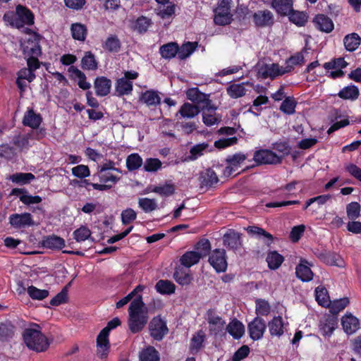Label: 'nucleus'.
<instances>
[{
    "instance_id": "nucleus-1",
    "label": "nucleus",
    "mask_w": 361,
    "mask_h": 361,
    "mask_svg": "<svg viewBox=\"0 0 361 361\" xmlns=\"http://www.w3.org/2000/svg\"><path fill=\"white\" fill-rule=\"evenodd\" d=\"M128 328L131 333L137 334L142 331L148 322V310L142 300V295H137L128 307Z\"/></svg>"
},
{
    "instance_id": "nucleus-2",
    "label": "nucleus",
    "mask_w": 361,
    "mask_h": 361,
    "mask_svg": "<svg viewBox=\"0 0 361 361\" xmlns=\"http://www.w3.org/2000/svg\"><path fill=\"white\" fill-rule=\"evenodd\" d=\"M23 338L26 346L36 352H44L49 346L47 338L42 333L40 326L37 324L26 328L23 331Z\"/></svg>"
},
{
    "instance_id": "nucleus-3",
    "label": "nucleus",
    "mask_w": 361,
    "mask_h": 361,
    "mask_svg": "<svg viewBox=\"0 0 361 361\" xmlns=\"http://www.w3.org/2000/svg\"><path fill=\"white\" fill-rule=\"evenodd\" d=\"M3 19L11 26L18 29L25 25H32L35 23V16L27 6L18 4L15 11H8L4 13Z\"/></svg>"
},
{
    "instance_id": "nucleus-4",
    "label": "nucleus",
    "mask_w": 361,
    "mask_h": 361,
    "mask_svg": "<svg viewBox=\"0 0 361 361\" xmlns=\"http://www.w3.org/2000/svg\"><path fill=\"white\" fill-rule=\"evenodd\" d=\"M231 0H221L217 7L214 10V23L220 26L230 25L233 21L231 13Z\"/></svg>"
},
{
    "instance_id": "nucleus-5",
    "label": "nucleus",
    "mask_w": 361,
    "mask_h": 361,
    "mask_svg": "<svg viewBox=\"0 0 361 361\" xmlns=\"http://www.w3.org/2000/svg\"><path fill=\"white\" fill-rule=\"evenodd\" d=\"M8 223L16 230H23L37 226L33 216L29 212L14 213L9 216Z\"/></svg>"
},
{
    "instance_id": "nucleus-6",
    "label": "nucleus",
    "mask_w": 361,
    "mask_h": 361,
    "mask_svg": "<svg viewBox=\"0 0 361 361\" xmlns=\"http://www.w3.org/2000/svg\"><path fill=\"white\" fill-rule=\"evenodd\" d=\"M41 35L35 32L33 35L25 39L20 43V47L25 58L29 56H41L42 48L40 46Z\"/></svg>"
},
{
    "instance_id": "nucleus-7",
    "label": "nucleus",
    "mask_w": 361,
    "mask_h": 361,
    "mask_svg": "<svg viewBox=\"0 0 361 361\" xmlns=\"http://www.w3.org/2000/svg\"><path fill=\"white\" fill-rule=\"evenodd\" d=\"M150 336L156 341H160L169 332L166 321L160 315L154 317L149 324Z\"/></svg>"
},
{
    "instance_id": "nucleus-8",
    "label": "nucleus",
    "mask_w": 361,
    "mask_h": 361,
    "mask_svg": "<svg viewBox=\"0 0 361 361\" xmlns=\"http://www.w3.org/2000/svg\"><path fill=\"white\" fill-rule=\"evenodd\" d=\"M253 160L256 165L278 164L282 161V157L270 149H261L254 153Z\"/></svg>"
},
{
    "instance_id": "nucleus-9",
    "label": "nucleus",
    "mask_w": 361,
    "mask_h": 361,
    "mask_svg": "<svg viewBox=\"0 0 361 361\" xmlns=\"http://www.w3.org/2000/svg\"><path fill=\"white\" fill-rule=\"evenodd\" d=\"M247 159V156L241 152L235 153L228 156L226 161L228 165L223 170V175L225 177L235 176L240 164Z\"/></svg>"
},
{
    "instance_id": "nucleus-10",
    "label": "nucleus",
    "mask_w": 361,
    "mask_h": 361,
    "mask_svg": "<svg viewBox=\"0 0 361 361\" xmlns=\"http://www.w3.org/2000/svg\"><path fill=\"white\" fill-rule=\"evenodd\" d=\"M209 262L217 273L225 272L228 267L226 251L214 250L209 255Z\"/></svg>"
},
{
    "instance_id": "nucleus-11",
    "label": "nucleus",
    "mask_w": 361,
    "mask_h": 361,
    "mask_svg": "<svg viewBox=\"0 0 361 361\" xmlns=\"http://www.w3.org/2000/svg\"><path fill=\"white\" fill-rule=\"evenodd\" d=\"M266 329V322L261 317H255L252 321L247 324L249 336L253 341H259L262 338Z\"/></svg>"
},
{
    "instance_id": "nucleus-12",
    "label": "nucleus",
    "mask_w": 361,
    "mask_h": 361,
    "mask_svg": "<svg viewBox=\"0 0 361 361\" xmlns=\"http://www.w3.org/2000/svg\"><path fill=\"white\" fill-rule=\"evenodd\" d=\"M338 324V316L326 314L319 321V331L325 338H329L337 329Z\"/></svg>"
},
{
    "instance_id": "nucleus-13",
    "label": "nucleus",
    "mask_w": 361,
    "mask_h": 361,
    "mask_svg": "<svg viewBox=\"0 0 361 361\" xmlns=\"http://www.w3.org/2000/svg\"><path fill=\"white\" fill-rule=\"evenodd\" d=\"M109 333L102 329L97 337V355L101 360L107 357L110 351Z\"/></svg>"
},
{
    "instance_id": "nucleus-14",
    "label": "nucleus",
    "mask_w": 361,
    "mask_h": 361,
    "mask_svg": "<svg viewBox=\"0 0 361 361\" xmlns=\"http://www.w3.org/2000/svg\"><path fill=\"white\" fill-rule=\"evenodd\" d=\"M252 21L257 27H271L274 23V14L267 9L257 11L252 15Z\"/></svg>"
},
{
    "instance_id": "nucleus-15",
    "label": "nucleus",
    "mask_w": 361,
    "mask_h": 361,
    "mask_svg": "<svg viewBox=\"0 0 361 361\" xmlns=\"http://www.w3.org/2000/svg\"><path fill=\"white\" fill-rule=\"evenodd\" d=\"M222 239L224 245L228 250L235 251L242 247L241 234L233 229H229Z\"/></svg>"
},
{
    "instance_id": "nucleus-16",
    "label": "nucleus",
    "mask_w": 361,
    "mask_h": 361,
    "mask_svg": "<svg viewBox=\"0 0 361 361\" xmlns=\"http://www.w3.org/2000/svg\"><path fill=\"white\" fill-rule=\"evenodd\" d=\"M207 322L211 334L218 336L223 333L226 324L225 321L220 316L213 313L211 310L207 312Z\"/></svg>"
},
{
    "instance_id": "nucleus-17",
    "label": "nucleus",
    "mask_w": 361,
    "mask_h": 361,
    "mask_svg": "<svg viewBox=\"0 0 361 361\" xmlns=\"http://www.w3.org/2000/svg\"><path fill=\"white\" fill-rule=\"evenodd\" d=\"M315 255L322 262L328 265L337 266L339 267H342L344 265V262L341 257L334 252H330L326 250H318L317 252H315Z\"/></svg>"
},
{
    "instance_id": "nucleus-18",
    "label": "nucleus",
    "mask_w": 361,
    "mask_h": 361,
    "mask_svg": "<svg viewBox=\"0 0 361 361\" xmlns=\"http://www.w3.org/2000/svg\"><path fill=\"white\" fill-rule=\"evenodd\" d=\"M259 73L261 74L263 78L266 79L269 78L271 80L286 74L283 67L280 66L277 63L265 64L259 69Z\"/></svg>"
},
{
    "instance_id": "nucleus-19",
    "label": "nucleus",
    "mask_w": 361,
    "mask_h": 361,
    "mask_svg": "<svg viewBox=\"0 0 361 361\" xmlns=\"http://www.w3.org/2000/svg\"><path fill=\"white\" fill-rule=\"evenodd\" d=\"M39 244L44 248L59 250L65 247V240L60 236L52 234L43 236Z\"/></svg>"
},
{
    "instance_id": "nucleus-20",
    "label": "nucleus",
    "mask_w": 361,
    "mask_h": 361,
    "mask_svg": "<svg viewBox=\"0 0 361 361\" xmlns=\"http://www.w3.org/2000/svg\"><path fill=\"white\" fill-rule=\"evenodd\" d=\"M112 82L105 76H98L94 82L95 94L98 97L107 96L111 91Z\"/></svg>"
},
{
    "instance_id": "nucleus-21",
    "label": "nucleus",
    "mask_w": 361,
    "mask_h": 361,
    "mask_svg": "<svg viewBox=\"0 0 361 361\" xmlns=\"http://www.w3.org/2000/svg\"><path fill=\"white\" fill-rule=\"evenodd\" d=\"M188 99L196 104H202V106H209L212 101L209 95L200 92L197 87L190 88L186 92Z\"/></svg>"
},
{
    "instance_id": "nucleus-22",
    "label": "nucleus",
    "mask_w": 361,
    "mask_h": 361,
    "mask_svg": "<svg viewBox=\"0 0 361 361\" xmlns=\"http://www.w3.org/2000/svg\"><path fill=\"white\" fill-rule=\"evenodd\" d=\"M341 324L343 331L347 334H353L360 329L359 319L352 314H345L341 318Z\"/></svg>"
},
{
    "instance_id": "nucleus-23",
    "label": "nucleus",
    "mask_w": 361,
    "mask_h": 361,
    "mask_svg": "<svg viewBox=\"0 0 361 361\" xmlns=\"http://www.w3.org/2000/svg\"><path fill=\"white\" fill-rule=\"evenodd\" d=\"M313 23L317 30L326 33L331 32L334 28L332 20L324 14L316 15Z\"/></svg>"
},
{
    "instance_id": "nucleus-24",
    "label": "nucleus",
    "mask_w": 361,
    "mask_h": 361,
    "mask_svg": "<svg viewBox=\"0 0 361 361\" xmlns=\"http://www.w3.org/2000/svg\"><path fill=\"white\" fill-rule=\"evenodd\" d=\"M296 276L303 282H309L313 279V272L309 267V263L302 259L295 268Z\"/></svg>"
},
{
    "instance_id": "nucleus-25",
    "label": "nucleus",
    "mask_w": 361,
    "mask_h": 361,
    "mask_svg": "<svg viewBox=\"0 0 361 361\" xmlns=\"http://www.w3.org/2000/svg\"><path fill=\"white\" fill-rule=\"evenodd\" d=\"M42 122V116L39 114H36L33 109H28L23 118V124L32 129L39 128Z\"/></svg>"
},
{
    "instance_id": "nucleus-26",
    "label": "nucleus",
    "mask_w": 361,
    "mask_h": 361,
    "mask_svg": "<svg viewBox=\"0 0 361 361\" xmlns=\"http://www.w3.org/2000/svg\"><path fill=\"white\" fill-rule=\"evenodd\" d=\"M271 6L281 16H286L293 11V0H272Z\"/></svg>"
},
{
    "instance_id": "nucleus-27",
    "label": "nucleus",
    "mask_w": 361,
    "mask_h": 361,
    "mask_svg": "<svg viewBox=\"0 0 361 361\" xmlns=\"http://www.w3.org/2000/svg\"><path fill=\"white\" fill-rule=\"evenodd\" d=\"M216 107L212 105L202 106V121L207 126H212L220 121V118L216 117L215 110Z\"/></svg>"
},
{
    "instance_id": "nucleus-28",
    "label": "nucleus",
    "mask_w": 361,
    "mask_h": 361,
    "mask_svg": "<svg viewBox=\"0 0 361 361\" xmlns=\"http://www.w3.org/2000/svg\"><path fill=\"white\" fill-rule=\"evenodd\" d=\"M180 47L176 42H171L161 45L159 48V53L162 58L170 60L178 55Z\"/></svg>"
},
{
    "instance_id": "nucleus-29",
    "label": "nucleus",
    "mask_w": 361,
    "mask_h": 361,
    "mask_svg": "<svg viewBox=\"0 0 361 361\" xmlns=\"http://www.w3.org/2000/svg\"><path fill=\"white\" fill-rule=\"evenodd\" d=\"M269 328L271 336H281L283 333V321L281 316H274L273 319L268 322L267 325Z\"/></svg>"
},
{
    "instance_id": "nucleus-30",
    "label": "nucleus",
    "mask_w": 361,
    "mask_h": 361,
    "mask_svg": "<svg viewBox=\"0 0 361 361\" xmlns=\"http://www.w3.org/2000/svg\"><path fill=\"white\" fill-rule=\"evenodd\" d=\"M111 171L97 170V172L93 175V178H97L101 184L115 185L120 180V177L114 175Z\"/></svg>"
},
{
    "instance_id": "nucleus-31",
    "label": "nucleus",
    "mask_w": 361,
    "mask_h": 361,
    "mask_svg": "<svg viewBox=\"0 0 361 361\" xmlns=\"http://www.w3.org/2000/svg\"><path fill=\"white\" fill-rule=\"evenodd\" d=\"M361 44V37L356 32L346 35L343 38L345 49L350 52L355 51Z\"/></svg>"
},
{
    "instance_id": "nucleus-32",
    "label": "nucleus",
    "mask_w": 361,
    "mask_h": 361,
    "mask_svg": "<svg viewBox=\"0 0 361 361\" xmlns=\"http://www.w3.org/2000/svg\"><path fill=\"white\" fill-rule=\"evenodd\" d=\"M266 261L269 269L276 270L281 266L284 261V257L276 250L269 251L267 254Z\"/></svg>"
},
{
    "instance_id": "nucleus-33",
    "label": "nucleus",
    "mask_w": 361,
    "mask_h": 361,
    "mask_svg": "<svg viewBox=\"0 0 361 361\" xmlns=\"http://www.w3.org/2000/svg\"><path fill=\"white\" fill-rule=\"evenodd\" d=\"M200 180L202 186L212 188L219 182V178L215 171L209 168L201 173Z\"/></svg>"
},
{
    "instance_id": "nucleus-34",
    "label": "nucleus",
    "mask_w": 361,
    "mask_h": 361,
    "mask_svg": "<svg viewBox=\"0 0 361 361\" xmlns=\"http://www.w3.org/2000/svg\"><path fill=\"white\" fill-rule=\"evenodd\" d=\"M133 89L132 81L125 80L123 78H118L115 84V90L117 96L121 97L131 94Z\"/></svg>"
},
{
    "instance_id": "nucleus-35",
    "label": "nucleus",
    "mask_w": 361,
    "mask_h": 361,
    "mask_svg": "<svg viewBox=\"0 0 361 361\" xmlns=\"http://www.w3.org/2000/svg\"><path fill=\"white\" fill-rule=\"evenodd\" d=\"M140 100L146 104L148 106H156L161 103V97L158 92L154 90H149L142 92Z\"/></svg>"
},
{
    "instance_id": "nucleus-36",
    "label": "nucleus",
    "mask_w": 361,
    "mask_h": 361,
    "mask_svg": "<svg viewBox=\"0 0 361 361\" xmlns=\"http://www.w3.org/2000/svg\"><path fill=\"white\" fill-rule=\"evenodd\" d=\"M227 331L234 339H240L245 334V326L239 320L234 319L226 326Z\"/></svg>"
},
{
    "instance_id": "nucleus-37",
    "label": "nucleus",
    "mask_w": 361,
    "mask_h": 361,
    "mask_svg": "<svg viewBox=\"0 0 361 361\" xmlns=\"http://www.w3.org/2000/svg\"><path fill=\"white\" fill-rule=\"evenodd\" d=\"M337 95L342 99L355 101L358 98L360 91L356 85H350L342 88Z\"/></svg>"
},
{
    "instance_id": "nucleus-38",
    "label": "nucleus",
    "mask_w": 361,
    "mask_h": 361,
    "mask_svg": "<svg viewBox=\"0 0 361 361\" xmlns=\"http://www.w3.org/2000/svg\"><path fill=\"white\" fill-rule=\"evenodd\" d=\"M71 32L73 38L78 41L84 42L87 36V26L80 23H72Z\"/></svg>"
},
{
    "instance_id": "nucleus-39",
    "label": "nucleus",
    "mask_w": 361,
    "mask_h": 361,
    "mask_svg": "<svg viewBox=\"0 0 361 361\" xmlns=\"http://www.w3.org/2000/svg\"><path fill=\"white\" fill-rule=\"evenodd\" d=\"M140 361H160L159 351L152 345L143 348L139 354Z\"/></svg>"
},
{
    "instance_id": "nucleus-40",
    "label": "nucleus",
    "mask_w": 361,
    "mask_h": 361,
    "mask_svg": "<svg viewBox=\"0 0 361 361\" xmlns=\"http://www.w3.org/2000/svg\"><path fill=\"white\" fill-rule=\"evenodd\" d=\"M209 147L207 142L199 143L192 146L190 149L189 155L185 158V161H192L202 157Z\"/></svg>"
},
{
    "instance_id": "nucleus-41",
    "label": "nucleus",
    "mask_w": 361,
    "mask_h": 361,
    "mask_svg": "<svg viewBox=\"0 0 361 361\" xmlns=\"http://www.w3.org/2000/svg\"><path fill=\"white\" fill-rule=\"evenodd\" d=\"M350 303L348 298L345 297L334 301H329V305L326 307L329 308L330 314L338 316V314L343 310Z\"/></svg>"
},
{
    "instance_id": "nucleus-42",
    "label": "nucleus",
    "mask_w": 361,
    "mask_h": 361,
    "mask_svg": "<svg viewBox=\"0 0 361 361\" xmlns=\"http://www.w3.org/2000/svg\"><path fill=\"white\" fill-rule=\"evenodd\" d=\"M103 49L110 53H118L121 47V43L116 35L109 36L102 44Z\"/></svg>"
},
{
    "instance_id": "nucleus-43",
    "label": "nucleus",
    "mask_w": 361,
    "mask_h": 361,
    "mask_svg": "<svg viewBox=\"0 0 361 361\" xmlns=\"http://www.w3.org/2000/svg\"><path fill=\"white\" fill-rule=\"evenodd\" d=\"M200 112V107L197 105L185 102L178 110L177 115L180 114L183 118H192Z\"/></svg>"
},
{
    "instance_id": "nucleus-44",
    "label": "nucleus",
    "mask_w": 361,
    "mask_h": 361,
    "mask_svg": "<svg viewBox=\"0 0 361 361\" xmlns=\"http://www.w3.org/2000/svg\"><path fill=\"white\" fill-rule=\"evenodd\" d=\"M246 230L250 235H256L258 238H260L261 236L264 237L266 239L265 244L268 246L274 242V236L262 228L256 226H248Z\"/></svg>"
},
{
    "instance_id": "nucleus-45",
    "label": "nucleus",
    "mask_w": 361,
    "mask_h": 361,
    "mask_svg": "<svg viewBox=\"0 0 361 361\" xmlns=\"http://www.w3.org/2000/svg\"><path fill=\"white\" fill-rule=\"evenodd\" d=\"M201 259V255L195 251H188L182 255L180 259L181 264L185 267L190 268L194 264H197Z\"/></svg>"
},
{
    "instance_id": "nucleus-46",
    "label": "nucleus",
    "mask_w": 361,
    "mask_h": 361,
    "mask_svg": "<svg viewBox=\"0 0 361 361\" xmlns=\"http://www.w3.org/2000/svg\"><path fill=\"white\" fill-rule=\"evenodd\" d=\"M152 24V22L150 18L141 16L133 22L132 28L140 34H144Z\"/></svg>"
},
{
    "instance_id": "nucleus-47",
    "label": "nucleus",
    "mask_w": 361,
    "mask_h": 361,
    "mask_svg": "<svg viewBox=\"0 0 361 361\" xmlns=\"http://www.w3.org/2000/svg\"><path fill=\"white\" fill-rule=\"evenodd\" d=\"M156 290L161 295H171L175 293V284L169 280H159L155 286Z\"/></svg>"
},
{
    "instance_id": "nucleus-48",
    "label": "nucleus",
    "mask_w": 361,
    "mask_h": 361,
    "mask_svg": "<svg viewBox=\"0 0 361 361\" xmlns=\"http://www.w3.org/2000/svg\"><path fill=\"white\" fill-rule=\"evenodd\" d=\"M289 20L297 26H304L307 22L308 16L307 13L304 11H295L293 8V11L288 14Z\"/></svg>"
},
{
    "instance_id": "nucleus-49",
    "label": "nucleus",
    "mask_w": 361,
    "mask_h": 361,
    "mask_svg": "<svg viewBox=\"0 0 361 361\" xmlns=\"http://www.w3.org/2000/svg\"><path fill=\"white\" fill-rule=\"evenodd\" d=\"M271 312V305L264 299L257 298L255 300V313L257 317H267Z\"/></svg>"
},
{
    "instance_id": "nucleus-50",
    "label": "nucleus",
    "mask_w": 361,
    "mask_h": 361,
    "mask_svg": "<svg viewBox=\"0 0 361 361\" xmlns=\"http://www.w3.org/2000/svg\"><path fill=\"white\" fill-rule=\"evenodd\" d=\"M82 68L85 70L94 71L98 68V63L91 51H87L81 60Z\"/></svg>"
},
{
    "instance_id": "nucleus-51",
    "label": "nucleus",
    "mask_w": 361,
    "mask_h": 361,
    "mask_svg": "<svg viewBox=\"0 0 361 361\" xmlns=\"http://www.w3.org/2000/svg\"><path fill=\"white\" fill-rule=\"evenodd\" d=\"M197 42H187L180 47V51L178 53V58L180 60H184L189 57L196 49Z\"/></svg>"
},
{
    "instance_id": "nucleus-52",
    "label": "nucleus",
    "mask_w": 361,
    "mask_h": 361,
    "mask_svg": "<svg viewBox=\"0 0 361 361\" xmlns=\"http://www.w3.org/2000/svg\"><path fill=\"white\" fill-rule=\"evenodd\" d=\"M142 164V159L137 153L130 154L126 158V167L129 171L137 170Z\"/></svg>"
},
{
    "instance_id": "nucleus-53",
    "label": "nucleus",
    "mask_w": 361,
    "mask_h": 361,
    "mask_svg": "<svg viewBox=\"0 0 361 361\" xmlns=\"http://www.w3.org/2000/svg\"><path fill=\"white\" fill-rule=\"evenodd\" d=\"M315 298L318 304L324 307H326L331 300L326 288L321 286L315 289Z\"/></svg>"
},
{
    "instance_id": "nucleus-54",
    "label": "nucleus",
    "mask_w": 361,
    "mask_h": 361,
    "mask_svg": "<svg viewBox=\"0 0 361 361\" xmlns=\"http://www.w3.org/2000/svg\"><path fill=\"white\" fill-rule=\"evenodd\" d=\"M10 179L19 185H26L35 180V176L32 173H16L11 176Z\"/></svg>"
},
{
    "instance_id": "nucleus-55",
    "label": "nucleus",
    "mask_w": 361,
    "mask_h": 361,
    "mask_svg": "<svg viewBox=\"0 0 361 361\" xmlns=\"http://www.w3.org/2000/svg\"><path fill=\"white\" fill-rule=\"evenodd\" d=\"M75 183H77L80 188H86L88 190H90V189L87 188V186L89 185L92 186L93 189L99 191H106L112 188L111 185L93 183H90L89 180L85 178H81L80 180H75Z\"/></svg>"
},
{
    "instance_id": "nucleus-56",
    "label": "nucleus",
    "mask_w": 361,
    "mask_h": 361,
    "mask_svg": "<svg viewBox=\"0 0 361 361\" xmlns=\"http://www.w3.org/2000/svg\"><path fill=\"white\" fill-rule=\"evenodd\" d=\"M348 66V63L343 57L334 58L331 61L323 64L324 69L329 71L331 69L345 68Z\"/></svg>"
},
{
    "instance_id": "nucleus-57",
    "label": "nucleus",
    "mask_w": 361,
    "mask_h": 361,
    "mask_svg": "<svg viewBox=\"0 0 361 361\" xmlns=\"http://www.w3.org/2000/svg\"><path fill=\"white\" fill-rule=\"evenodd\" d=\"M205 339V335L202 331H199L195 335H193L191 338L190 350L192 353L194 351L197 352L200 350L202 345Z\"/></svg>"
},
{
    "instance_id": "nucleus-58",
    "label": "nucleus",
    "mask_w": 361,
    "mask_h": 361,
    "mask_svg": "<svg viewBox=\"0 0 361 361\" xmlns=\"http://www.w3.org/2000/svg\"><path fill=\"white\" fill-rule=\"evenodd\" d=\"M296 105L297 102L293 97H287L282 102L279 107V109L284 114L291 115L295 113Z\"/></svg>"
},
{
    "instance_id": "nucleus-59",
    "label": "nucleus",
    "mask_w": 361,
    "mask_h": 361,
    "mask_svg": "<svg viewBox=\"0 0 361 361\" xmlns=\"http://www.w3.org/2000/svg\"><path fill=\"white\" fill-rule=\"evenodd\" d=\"M226 90L228 94L233 99L242 97L246 93L243 84H232L227 87Z\"/></svg>"
},
{
    "instance_id": "nucleus-60",
    "label": "nucleus",
    "mask_w": 361,
    "mask_h": 361,
    "mask_svg": "<svg viewBox=\"0 0 361 361\" xmlns=\"http://www.w3.org/2000/svg\"><path fill=\"white\" fill-rule=\"evenodd\" d=\"M14 335V326L9 323L0 324V341H4Z\"/></svg>"
},
{
    "instance_id": "nucleus-61",
    "label": "nucleus",
    "mask_w": 361,
    "mask_h": 361,
    "mask_svg": "<svg viewBox=\"0 0 361 361\" xmlns=\"http://www.w3.org/2000/svg\"><path fill=\"white\" fill-rule=\"evenodd\" d=\"M361 206L357 202H352L346 206V213L350 220H356L360 216Z\"/></svg>"
},
{
    "instance_id": "nucleus-62",
    "label": "nucleus",
    "mask_w": 361,
    "mask_h": 361,
    "mask_svg": "<svg viewBox=\"0 0 361 361\" xmlns=\"http://www.w3.org/2000/svg\"><path fill=\"white\" fill-rule=\"evenodd\" d=\"M138 205L145 213H149L157 208V204L155 200L148 197L140 198Z\"/></svg>"
},
{
    "instance_id": "nucleus-63",
    "label": "nucleus",
    "mask_w": 361,
    "mask_h": 361,
    "mask_svg": "<svg viewBox=\"0 0 361 361\" xmlns=\"http://www.w3.org/2000/svg\"><path fill=\"white\" fill-rule=\"evenodd\" d=\"M173 279L180 286H188L192 281V276L183 271L176 270L173 273Z\"/></svg>"
},
{
    "instance_id": "nucleus-64",
    "label": "nucleus",
    "mask_w": 361,
    "mask_h": 361,
    "mask_svg": "<svg viewBox=\"0 0 361 361\" xmlns=\"http://www.w3.org/2000/svg\"><path fill=\"white\" fill-rule=\"evenodd\" d=\"M91 231L85 226H81L73 231V238L77 242H82L90 238L91 236Z\"/></svg>"
}]
</instances>
